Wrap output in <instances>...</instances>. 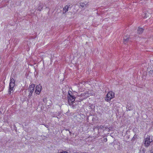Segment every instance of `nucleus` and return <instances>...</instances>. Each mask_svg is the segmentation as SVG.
Masks as SVG:
<instances>
[{
    "instance_id": "f257e3e1",
    "label": "nucleus",
    "mask_w": 153,
    "mask_h": 153,
    "mask_svg": "<svg viewBox=\"0 0 153 153\" xmlns=\"http://www.w3.org/2000/svg\"><path fill=\"white\" fill-rule=\"evenodd\" d=\"M73 93L71 91H68V104L70 105H73L74 102L75 101L76 97L73 95Z\"/></svg>"
},
{
    "instance_id": "f03ea898",
    "label": "nucleus",
    "mask_w": 153,
    "mask_h": 153,
    "mask_svg": "<svg viewBox=\"0 0 153 153\" xmlns=\"http://www.w3.org/2000/svg\"><path fill=\"white\" fill-rule=\"evenodd\" d=\"M149 136L147 135L146 137L144 140V145L146 147H148L152 141V139H151Z\"/></svg>"
},
{
    "instance_id": "7ed1b4c3",
    "label": "nucleus",
    "mask_w": 153,
    "mask_h": 153,
    "mask_svg": "<svg viewBox=\"0 0 153 153\" xmlns=\"http://www.w3.org/2000/svg\"><path fill=\"white\" fill-rule=\"evenodd\" d=\"M114 97V93L112 91H110L108 93L105 97V100L107 101L110 100L111 99L113 98Z\"/></svg>"
},
{
    "instance_id": "20e7f679",
    "label": "nucleus",
    "mask_w": 153,
    "mask_h": 153,
    "mask_svg": "<svg viewBox=\"0 0 153 153\" xmlns=\"http://www.w3.org/2000/svg\"><path fill=\"white\" fill-rule=\"evenodd\" d=\"M35 87V85L34 84H32L30 85L28 88L29 91L30 92V94L29 93V95H31L32 93H33Z\"/></svg>"
},
{
    "instance_id": "39448f33",
    "label": "nucleus",
    "mask_w": 153,
    "mask_h": 153,
    "mask_svg": "<svg viewBox=\"0 0 153 153\" xmlns=\"http://www.w3.org/2000/svg\"><path fill=\"white\" fill-rule=\"evenodd\" d=\"M42 89V87L40 85H37L36 88L35 92L36 94H39Z\"/></svg>"
},
{
    "instance_id": "423d86ee",
    "label": "nucleus",
    "mask_w": 153,
    "mask_h": 153,
    "mask_svg": "<svg viewBox=\"0 0 153 153\" xmlns=\"http://www.w3.org/2000/svg\"><path fill=\"white\" fill-rule=\"evenodd\" d=\"M70 5H66L63 8V10L62 13L63 14L65 13L68 11V9L70 7Z\"/></svg>"
},
{
    "instance_id": "0eeeda50",
    "label": "nucleus",
    "mask_w": 153,
    "mask_h": 153,
    "mask_svg": "<svg viewBox=\"0 0 153 153\" xmlns=\"http://www.w3.org/2000/svg\"><path fill=\"white\" fill-rule=\"evenodd\" d=\"M127 110L128 111H131L133 109V105L132 104H130L129 105H128L127 106Z\"/></svg>"
},
{
    "instance_id": "6e6552de",
    "label": "nucleus",
    "mask_w": 153,
    "mask_h": 153,
    "mask_svg": "<svg viewBox=\"0 0 153 153\" xmlns=\"http://www.w3.org/2000/svg\"><path fill=\"white\" fill-rule=\"evenodd\" d=\"M131 38H124V42L125 44H126L128 43L129 42H131Z\"/></svg>"
},
{
    "instance_id": "1a4fd4ad",
    "label": "nucleus",
    "mask_w": 153,
    "mask_h": 153,
    "mask_svg": "<svg viewBox=\"0 0 153 153\" xmlns=\"http://www.w3.org/2000/svg\"><path fill=\"white\" fill-rule=\"evenodd\" d=\"M144 30V29H143L142 28H140V27H139L137 30L138 33L139 34H142Z\"/></svg>"
},
{
    "instance_id": "9d476101",
    "label": "nucleus",
    "mask_w": 153,
    "mask_h": 153,
    "mask_svg": "<svg viewBox=\"0 0 153 153\" xmlns=\"http://www.w3.org/2000/svg\"><path fill=\"white\" fill-rule=\"evenodd\" d=\"M43 5L42 4H39V6L37 8V10L39 11H41L43 8Z\"/></svg>"
},
{
    "instance_id": "9b49d317",
    "label": "nucleus",
    "mask_w": 153,
    "mask_h": 153,
    "mask_svg": "<svg viewBox=\"0 0 153 153\" xmlns=\"http://www.w3.org/2000/svg\"><path fill=\"white\" fill-rule=\"evenodd\" d=\"M13 89L9 88L8 92V95H11V93L13 92Z\"/></svg>"
},
{
    "instance_id": "f8f14e48",
    "label": "nucleus",
    "mask_w": 153,
    "mask_h": 153,
    "mask_svg": "<svg viewBox=\"0 0 153 153\" xmlns=\"http://www.w3.org/2000/svg\"><path fill=\"white\" fill-rule=\"evenodd\" d=\"M137 135L136 134H134L131 140L132 142L134 141L137 138Z\"/></svg>"
},
{
    "instance_id": "ddd939ff",
    "label": "nucleus",
    "mask_w": 153,
    "mask_h": 153,
    "mask_svg": "<svg viewBox=\"0 0 153 153\" xmlns=\"http://www.w3.org/2000/svg\"><path fill=\"white\" fill-rule=\"evenodd\" d=\"M89 105H90L89 106V107L91 109V110H93V111L95 110V106L93 104H90Z\"/></svg>"
},
{
    "instance_id": "4468645a",
    "label": "nucleus",
    "mask_w": 153,
    "mask_h": 153,
    "mask_svg": "<svg viewBox=\"0 0 153 153\" xmlns=\"http://www.w3.org/2000/svg\"><path fill=\"white\" fill-rule=\"evenodd\" d=\"M15 85V83H10L9 88L13 89Z\"/></svg>"
},
{
    "instance_id": "2eb2a0df",
    "label": "nucleus",
    "mask_w": 153,
    "mask_h": 153,
    "mask_svg": "<svg viewBox=\"0 0 153 153\" xmlns=\"http://www.w3.org/2000/svg\"><path fill=\"white\" fill-rule=\"evenodd\" d=\"M19 41V40L18 39L16 38L14 39V40L13 41V43L15 44V46H16V45L18 43Z\"/></svg>"
},
{
    "instance_id": "dca6fc26",
    "label": "nucleus",
    "mask_w": 153,
    "mask_h": 153,
    "mask_svg": "<svg viewBox=\"0 0 153 153\" xmlns=\"http://www.w3.org/2000/svg\"><path fill=\"white\" fill-rule=\"evenodd\" d=\"M149 75L150 76H153V70H151L149 72Z\"/></svg>"
},
{
    "instance_id": "f3484780",
    "label": "nucleus",
    "mask_w": 153,
    "mask_h": 153,
    "mask_svg": "<svg viewBox=\"0 0 153 153\" xmlns=\"http://www.w3.org/2000/svg\"><path fill=\"white\" fill-rule=\"evenodd\" d=\"M15 83V80L13 78H12L11 77L10 78V83Z\"/></svg>"
},
{
    "instance_id": "a211bd4d",
    "label": "nucleus",
    "mask_w": 153,
    "mask_h": 153,
    "mask_svg": "<svg viewBox=\"0 0 153 153\" xmlns=\"http://www.w3.org/2000/svg\"><path fill=\"white\" fill-rule=\"evenodd\" d=\"M104 127V126H102V125H101L100 126H99L98 127V131H99V129H103Z\"/></svg>"
},
{
    "instance_id": "6ab92c4d",
    "label": "nucleus",
    "mask_w": 153,
    "mask_h": 153,
    "mask_svg": "<svg viewBox=\"0 0 153 153\" xmlns=\"http://www.w3.org/2000/svg\"><path fill=\"white\" fill-rule=\"evenodd\" d=\"M80 5L82 7H84L85 6V4L84 3H80Z\"/></svg>"
},
{
    "instance_id": "aec40b11",
    "label": "nucleus",
    "mask_w": 153,
    "mask_h": 153,
    "mask_svg": "<svg viewBox=\"0 0 153 153\" xmlns=\"http://www.w3.org/2000/svg\"><path fill=\"white\" fill-rule=\"evenodd\" d=\"M146 150L145 148H143L142 150V153H145Z\"/></svg>"
},
{
    "instance_id": "412c9836",
    "label": "nucleus",
    "mask_w": 153,
    "mask_h": 153,
    "mask_svg": "<svg viewBox=\"0 0 153 153\" xmlns=\"http://www.w3.org/2000/svg\"><path fill=\"white\" fill-rule=\"evenodd\" d=\"M103 141L106 142L107 141V138H105L103 139Z\"/></svg>"
},
{
    "instance_id": "4be33fe9",
    "label": "nucleus",
    "mask_w": 153,
    "mask_h": 153,
    "mask_svg": "<svg viewBox=\"0 0 153 153\" xmlns=\"http://www.w3.org/2000/svg\"><path fill=\"white\" fill-rule=\"evenodd\" d=\"M86 94V93H85V94L83 93V94H81L80 95L81 96H85Z\"/></svg>"
},
{
    "instance_id": "5701e85b",
    "label": "nucleus",
    "mask_w": 153,
    "mask_h": 153,
    "mask_svg": "<svg viewBox=\"0 0 153 153\" xmlns=\"http://www.w3.org/2000/svg\"><path fill=\"white\" fill-rule=\"evenodd\" d=\"M112 128L111 127H109L108 128V129L109 130L108 131H110V130H112Z\"/></svg>"
},
{
    "instance_id": "b1692460",
    "label": "nucleus",
    "mask_w": 153,
    "mask_h": 153,
    "mask_svg": "<svg viewBox=\"0 0 153 153\" xmlns=\"http://www.w3.org/2000/svg\"><path fill=\"white\" fill-rule=\"evenodd\" d=\"M60 153H68V152L67 151H63L60 152Z\"/></svg>"
},
{
    "instance_id": "393cba45",
    "label": "nucleus",
    "mask_w": 153,
    "mask_h": 153,
    "mask_svg": "<svg viewBox=\"0 0 153 153\" xmlns=\"http://www.w3.org/2000/svg\"><path fill=\"white\" fill-rule=\"evenodd\" d=\"M108 127H107V126H106V127H105V129H107V128L108 129Z\"/></svg>"
},
{
    "instance_id": "a878e982",
    "label": "nucleus",
    "mask_w": 153,
    "mask_h": 153,
    "mask_svg": "<svg viewBox=\"0 0 153 153\" xmlns=\"http://www.w3.org/2000/svg\"><path fill=\"white\" fill-rule=\"evenodd\" d=\"M45 126L46 127H47V126H48V125H46Z\"/></svg>"
},
{
    "instance_id": "bb28decb",
    "label": "nucleus",
    "mask_w": 153,
    "mask_h": 153,
    "mask_svg": "<svg viewBox=\"0 0 153 153\" xmlns=\"http://www.w3.org/2000/svg\"><path fill=\"white\" fill-rule=\"evenodd\" d=\"M151 153H153V151L151 152Z\"/></svg>"
},
{
    "instance_id": "cd10ccee",
    "label": "nucleus",
    "mask_w": 153,
    "mask_h": 153,
    "mask_svg": "<svg viewBox=\"0 0 153 153\" xmlns=\"http://www.w3.org/2000/svg\"><path fill=\"white\" fill-rule=\"evenodd\" d=\"M83 153H86V152H83Z\"/></svg>"
}]
</instances>
